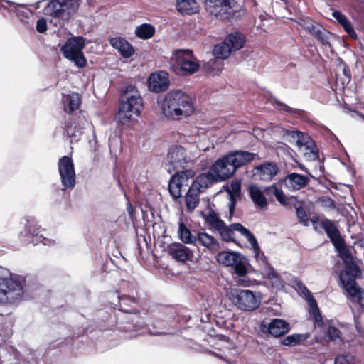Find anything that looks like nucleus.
Returning a JSON list of instances; mask_svg holds the SVG:
<instances>
[{
    "instance_id": "nucleus-1",
    "label": "nucleus",
    "mask_w": 364,
    "mask_h": 364,
    "mask_svg": "<svg viewBox=\"0 0 364 364\" xmlns=\"http://www.w3.org/2000/svg\"><path fill=\"white\" fill-rule=\"evenodd\" d=\"M158 103L161 113L171 120H180L194 112L191 97L181 90L169 91Z\"/></svg>"
},
{
    "instance_id": "nucleus-2",
    "label": "nucleus",
    "mask_w": 364,
    "mask_h": 364,
    "mask_svg": "<svg viewBox=\"0 0 364 364\" xmlns=\"http://www.w3.org/2000/svg\"><path fill=\"white\" fill-rule=\"evenodd\" d=\"M333 245L345 264V269L341 272L339 276L341 287L349 296L359 297L360 288L358 287L355 280L360 277L361 270L353 261L350 250L345 246L343 240Z\"/></svg>"
},
{
    "instance_id": "nucleus-3",
    "label": "nucleus",
    "mask_w": 364,
    "mask_h": 364,
    "mask_svg": "<svg viewBox=\"0 0 364 364\" xmlns=\"http://www.w3.org/2000/svg\"><path fill=\"white\" fill-rule=\"evenodd\" d=\"M257 154L247 151L237 150L228 153L223 157L217 159L211 166V173L219 181L230 178L235 171L252 161Z\"/></svg>"
},
{
    "instance_id": "nucleus-4",
    "label": "nucleus",
    "mask_w": 364,
    "mask_h": 364,
    "mask_svg": "<svg viewBox=\"0 0 364 364\" xmlns=\"http://www.w3.org/2000/svg\"><path fill=\"white\" fill-rule=\"evenodd\" d=\"M118 304H114L113 309H115L116 306H118V310L130 314H134V317H132L131 323H127L126 326H121L120 328L123 331H136L134 336L143 335L147 333L150 336H159L164 335L166 333L159 331H152L149 326L144 324L141 321L139 317L136 315L138 312L139 302L138 299L132 294H122L118 295Z\"/></svg>"
},
{
    "instance_id": "nucleus-5",
    "label": "nucleus",
    "mask_w": 364,
    "mask_h": 364,
    "mask_svg": "<svg viewBox=\"0 0 364 364\" xmlns=\"http://www.w3.org/2000/svg\"><path fill=\"white\" fill-rule=\"evenodd\" d=\"M119 112L115 115L118 123L127 124L133 115L138 117L142 109L143 100L136 86L127 85L121 94Z\"/></svg>"
},
{
    "instance_id": "nucleus-6",
    "label": "nucleus",
    "mask_w": 364,
    "mask_h": 364,
    "mask_svg": "<svg viewBox=\"0 0 364 364\" xmlns=\"http://www.w3.org/2000/svg\"><path fill=\"white\" fill-rule=\"evenodd\" d=\"M25 278L11 275L9 278H0V304H18L24 294Z\"/></svg>"
},
{
    "instance_id": "nucleus-7",
    "label": "nucleus",
    "mask_w": 364,
    "mask_h": 364,
    "mask_svg": "<svg viewBox=\"0 0 364 364\" xmlns=\"http://www.w3.org/2000/svg\"><path fill=\"white\" fill-rule=\"evenodd\" d=\"M171 70L177 75H192L197 72L200 65L191 50H178L170 59Z\"/></svg>"
},
{
    "instance_id": "nucleus-8",
    "label": "nucleus",
    "mask_w": 364,
    "mask_h": 364,
    "mask_svg": "<svg viewBox=\"0 0 364 364\" xmlns=\"http://www.w3.org/2000/svg\"><path fill=\"white\" fill-rule=\"evenodd\" d=\"M85 46V39L82 36H73L65 41L60 51L65 58L69 60L79 68H85L87 60L83 53Z\"/></svg>"
},
{
    "instance_id": "nucleus-9",
    "label": "nucleus",
    "mask_w": 364,
    "mask_h": 364,
    "mask_svg": "<svg viewBox=\"0 0 364 364\" xmlns=\"http://www.w3.org/2000/svg\"><path fill=\"white\" fill-rule=\"evenodd\" d=\"M193 160L188 156L187 151L181 146H171L166 156V169L169 173L191 170Z\"/></svg>"
},
{
    "instance_id": "nucleus-10",
    "label": "nucleus",
    "mask_w": 364,
    "mask_h": 364,
    "mask_svg": "<svg viewBox=\"0 0 364 364\" xmlns=\"http://www.w3.org/2000/svg\"><path fill=\"white\" fill-rule=\"evenodd\" d=\"M80 0H49L43 9V14L54 18L68 20L75 13Z\"/></svg>"
},
{
    "instance_id": "nucleus-11",
    "label": "nucleus",
    "mask_w": 364,
    "mask_h": 364,
    "mask_svg": "<svg viewBox=\"0 0 364 364\" xmlns=\"http://www.w3.org/2000/svg\"><path fill=\"white\" fill-rule=\"evenodd\" d=\"M230 296L232 303L242 311H252L260 304V297L250 290L232 289Z\"/></svg>"
},
{
    "instance_id": "nucleus-12",
    "label": "nucleus",
    "mask_w": 364,
    "mask_h": 364,
    "mask_svg": "<svg viewBox=\"0 0 364 364\" xmlns=\"http://www.w3.org/2000/svg\"><path fill=\"white\" fill-rule=\"evenodd\" d=\"M42 230L34 218L26 219L25 231L21 232L20 237L25 243H32L34 245L43 243L44 245H50L53 241L46 238L41 233Z\"/></svg>"
},
{
    "instance_id": "nucleus-13",
    "label": "nucleus",
    "mask_w": 364,
    "mask_h": 364,
    "mask_svg": "<svg viewBox=\"0 0 364 364\" xmlns=\"http://www.w3.org/2000/svg\"><path fill=\"white\" fill-rule=\"evenodd\" d=\"M220 264L233 267L234 272L239 277H244L247 273V259L240 253L235 252H221L217 255Z\"/></svg>"
},
{
    "instance_id": "nucleus-14",
    "label": "nucleus",
    "mask_w": 364,
    "mask_h": 364,
    "mask_svg": "<svg viewBox=\"0 0 364 364\" xmlns=\"http://www.w3.org/2000/svg\"><path fill=\"white\" fill-rule=\"evenodd\" d=\"M58 169L63 189L72 190L76 184V174L72 158L68 156H63L59 159Z\"/></svg>"
},
{
    "instance_id": "nucleus-15",
    "label": "nucleus",
    "mask_w": 364,
    "mask_h": 364,
    "mask_svg": "<svg viewBox=\"0 0 364 364\" xmlns=\"http://www.w3.org/2000/svg\"><path fill=\"white\" fill-rule=\"evenodd\" d=\"M194 172L192 170L176 172L169 181L168 191L174 200L181 197V187L188 186V181L193 178Z\"/></svg>"
},
{
    "instance_id": "nucleus-16",
    "label": "nucleus",
    "mask_w": 364,
    "mask_h": 364,
    "mask_svg": "<svg viewBox=\"0 0 364 364\" xmlns=\"http://www.w3.org/2000/svg\"><path fill=\"white\" fill-rule=\"evenodd\" d=\"M279 172V167L274 162L267 161L259 166H255L252 173L255 180L269 182L271 181Z\"/></svg>"
},
{
    "instance_id": "nucleus-17",
    "label": "nucleus",
    "mask_w": 364,
    "mask_h": 364,
    "mask_svg": "<svg viewBox=\"0 0 364 364\" xmlns=\"http://www.w3.org/2000/svg\"><path fill=\"white\" fill-rule=\"evenodd\" d=\"M296 284L299 290L306 296V300L311 308L310 314L313 316L315 323L320 327H323L324 326V322L322 319L316 299L314 298L307 287L301 281H296Z\"/></svg>"
},
{
    "instance_id": "nucleus-18",
    "label": "nucleus",
    "mask_w": 364,
    "mask_h": 364,
    "mask_svg": "<svg viewBox=\"0 0 364 364\" xmlns=\"http://www.w3.org/2000/svg\"><path fill=\"white\" fill-rule=\"evenodd\" d=\"M169 76L165 71L153 73L148 78V87L150 91L160 93L166 91L169 86Z\"/></svg>"
},
{
    "instance_id": "nucleus-19",
    "label": "nucleus",
    "mask_w": 364,
    "mask_h": 364,
    "mask_svg": "<svg viewBox=\"0 0 364 364\" xmlns=\"http://www.w3.org/2000/svg\"><path fill=\"white\" fill-rule=\"evenodd\" d=\"M286 188L290 191H296L305 188L309 183L308 176L297 173L287 174L282 180Z\"/></svg>"
},
{
    "instance_id": "nucleus-20",
    "label": "nucleus",
    "mask_w": 364,
    "mask_h": 364,
    "mask_svg": "<svg viewBox=\"0 0 364 364\" xmlns=\"http://www.w3.org/2000/svg\"><path fill=\"white\" fill-rule=\"evenodd\" d=\"M231 4L230 0H205V9L210 15L222 17L224 14H230Z\"/></svg>"
},
{
    "instance_id": "nucleus-21",
    "label": "nucleus",
    "mask_w": 364,
    "mask_h": 364,
    "mask_svg": "<svg viewBox=\"0 0 364 364\" xmlns=\"http://www.w3.org/2000/svg\"><path fill=\"white\" fill-rule=\"evenodd\" d=\"M109 43L124 58H129L134 54V47L122 37L111 38Z\"/></svg>"
},
{
    "instance_id": "nucleus-22",
    "label": "nucleus",
    "mask_w": 364,
    "mask_h": 364,
    "mask_svg": "<svg viewBox=\"0 0 364 364\" xmlns=\"http://www.w3.org/2000/svg\"><path fill=\"white\" fill-rule=\"evenodd\" d=\"M168 252L173 259L179 262L191 260L193 257V252L181 243L171 245L168 248Z\"/></svg>"
},
{
    "instance_id": "nucleus-23",
    "label": "nucleus",
    "mask_w": 364,
    "mask_h": 364,
    "mask_svg": "<svg viewBox=\"0 0 364 364\" xmlns=\"http://www.w3.org/2000/svg\"><path fill=\"white\" fill-rule=\"evenodd\" d=\"M219 181L218 178L211 173L210 168L206 173L200 174L193 181L191 185V188L198 192L203 191V190L208 188L213 183Z\"/></svg>"
},
{
    "instance_id": "nucleus-24",
    "label": "nucleus",
    "mask_w": 364,
    "mask_h": 364,
    "mask_svg": "<svg viewBox=\"0 0 364 364\" xmlns=\"http://www.w3.org/2000/svg\"><path fill=\"white\" fill-rule=\"evenodd\" d=\"M85 123L88 122L85 119L79 118L77 120L74 119L73 122H70L66 125L65 132L72 143L79 141L82 133V129H84L83 125H85Z\"/></svg>"
},
{
    "instance_id": "nucleus-25",
    "label": "nucleus",
    "mask_w": 364,
    "mask_h": 364,
    "mask_svg": "<svg viewBox=\"0 0 364 364\" xmlns=\"http://www.w3.org/2000/svg\"><path fill=\"white\" fill-rule=\"evenodd\" d=\"M290 330L289 324L280 318H274L268 325L267 331L274 337H280L287 333Z\"/></svg>"
},
{
    "instance_id": "nucleus-26",
    "label": "nucleus",
    "mask_w": 364,
    "mask_h": 364,
    "mask_svg": "<svg viewBox=\"0 0 364 364\" xmlns=\"http://www.w3.org/2000/svg\"><path fill=\"white\" fill-rule=\"evenodd\" d=\"M249 195L254 204L260 209L266 208L268 205L267 198L262 191L256 185H251L248 188Z\"/></svg>"
},
{
    "instance_id": "nucleus-27",
    "label": "nucleus",
    "mask_w": 364,
    "mask_h": 364,
    "mask_svg": "<svg viewBox=\"0 0 364 364\" xmlns=\"http://www.w3.org/2000/svg\"><path fill=\"white\" fill-rule=\"evenodd\" d=\"M176 8L182 15H193L199 11V5L196 0H177Z\"/></svg>"
},
{
    "instance_id": "nucleus-28",
    "label": "nucleus",
    "mask_w": 364,
    "mask_h": 364,
    "mask_svg": "<svg viewBox=\"0 0 364 364\" xmlns=\"http://www.w3.org/2000/svg\"><path fill=\"white\" fill-rule=\"evenodd\" d=\"M321 226L324 229L333 245L336 243L338 244V242L343 240L339 230L331 220L327 218L323 220L321 222Z\"/></svg>"
},
{
    "instance_id": "nucleus-29",
    "label": "nucleus",
    "mask_w": 364,
    "mask_h": 364,
    "mask_svg": "<svg viewBox=\"0 0 364 364\" xmlns=\"http://www.w3.org/2000/svg\"><path fill=\"white\" fill-rule=\"evenodd\" d=\"M265 278L271 283L272 287L276 290H281L284 287V282L279 274L274 270L273 267L267 266L264 272Z\"/></svg>"
},
{
    "instance_id": "nucleus-30",
    "label": "nucleus",
    "mask_w": 364,
    "mask_h": 364,
    "mask_svg": "<svg viewBox=\"0 0 364 364\" xmlns=\"http://www.w3.org/2000/svg\"><path fill=\"white\" fill-rule=\"evenodd\" d=\"M225 40L232 51H237L241 49L246 41L245 36L240 32L230 33L225 38Z\"/></svg>"
},
{
    "instance_id": "nucleus-31",
    "label": "nucleus",
    "mask_w": 364,
    "mask_h": 364,
    "mask_svg": "<svg viewBox=\"0 0 364 364\" xmlns=\"http://www.w3.org/2000/svg\"><path fill=\"white\" fill-rule=\"evenodd\" d=\"M63 102L65 112L71 113L79 108L81 99L79 94L73 92L70 95H64Z\"/></svg>"
},
{
    "instance_id": "nucleus-32",
    "label": "nucleus",
    "mask_w": 364,
    "mask_h": 364,
    "mask_svg": "<svg viewBox=\"0 0 364 364\" xmlns=\"http://www.w3.org/2000/svg\"><path fill=\"white\" fill-rule=\"evenodd\" d=\"M196 238L197 242L212 251L220 249V244L218 240L213 236L205 232H198Z\"/></svg>"
},
{
    "instance_id": "nucleus-33",
    "label": "nucleus",
    "mask_w": 364,
    "mask_h": 364,
    "mask_svg": "<svg viewBox=\"0 0 364 364\" xmlns=\"http://www.w3.org/2000/svg\"><path fill=\"white\" fill-rule=\"evenodd\" d=\"M199 193L200 192L194 190L191 187L189 188L185 196V203L188 212H193L198 206L199 203Z\"/></svg>"
},
{
    "instance_id": "nucleus-34",
    "label": "nucleus",
    "mask_w": 364,
    "mask_h": 364,
    "mask_svg": "<svg viewBox=\"0 0 364 364\" xmlns=\"http://www.w3.org/2000/svg\"><path fill=\"white\" fill-rule=\"evenodd\" d=\"M155 31V28L151 24L142 23L136 28L134 33L138 38L146 40L153 37Z\"/></svg>"
},
{
    "instance_id": "nucleus-35",
    "label": "nucleus",
    "mask_w": 364,
    "mask_h": 364,
    "mask_svg": "<svg viewBox=\"0 0 364 364\" xmlns=\"http://www.w3.org/2000/svg\"><path fill=\"white\" fill-rule=\"evenodd\" d=\"M181 240L186 244H194L197 242V236L192 235L191 230L187 226L183 223H179L178 231Z\"/></svg>"
},
{
    "instance_id": "nucleus-36",
    "label": "nucleus",
    "mask_w": 364,
    "mask_h": 364,
    "mask_svg": "<svg viewBox=\"0 0 364 364\" xmlns=\"http://www.w3.org/2000/svg\"><path fill=\"white\" fill-rule=\"evenodd\" d=\"M232 227L235 230V231L239 232L241 235L244 236L247 241L250 242V244L252 245V247H254L255 248L258 247V242L254 235L245 226H243L240 223H232Z\"/></svg>"
},
{
    "instance_id": "nucleus-37",
    "label": "nucleus",
    "mask_w": 364,
    "mask_h": 364,
    "mask_svg": "<svg viewBox=\"0 0 364 364\" xmlns=\"http://www.w3.org/2000/svg\"><path fill=\"white\" fill-rule=\"evenodd\" d=\"M232 50L230 48L228 44L226 43V40L225 39L223 42L215 45L213 50V55L220 59H227Z\"/></svg>"
},
{
    "instance_id": "nucleus-38",
    "label": "nucleus",
    "mask_w": 364,
    "mask_h": 364,
    "mask_svg": "<svg viewBox=\"0 0 364 364\" xmlns=\"http://www.w3.org/2000/svg\"><path fill=\"white\" fill-rule=\"evenodd\" d=\"M216 230L220 234L223 240L226 242L234 241L235 237V229L232 227V224L227 225L223 222Z\"/></svg>"
},
{
    "instance_id": "nucleus-39",
    "label": "nucleus",
    "mask_w": 364,
    "mask_h": 364,
    "mask_svg": "<svg viewBox=\"0 0 364 364\" xmlns=\"http://www.w3.org/2000/svg\"><path fill=\"white\" fill-rule=\"evenodd\" d=\"M304 146L305 149L307 151L304 153L305 157L309 161H315L316 160L319 155L318 151L316 148L315 142L310 137V139L306 141L303 144L302 147Z\"/></svg>"
},
{
    "instance_id": "nucleus-40",
    "label": "nucleus",
    "mask_w": 364,
    "mask_h": 364,
    "mask_svg": "<svg viewBox=\"0 0 364 364\" xmlns=\"http://www.w3.org/2000/svg\"><path fill=\"white\" fill-rule=\"evenodd\" d=\"M205 223L216 230L224 221L218 215L217 213L210 209L206 214H203Z\"/></svg>"
},
{
    "instance_id": "nucleus-41",
    "label": "nucleus",
    "mask_w": 364,
    "mask_h": 364,
    "mask_svg": "<svg viewBox=\"0 0 364 364\" xmlns=\"http://www.w3.org/2000/svg\"><path fill=\"white\" fill-rule=\"evenodd\" d=\"M308 336L305 334L294 333L285 337L282 341V344L285 346H295L301 341H304L307 339Z\"/></svg>"
},
{
    "instance_id": "nucleus-42",
    "label": "nucleus",
    "mask_w": 364,
    "mask_h": 364,
    "mask_svg": "<svg viewBox=\"0 0 364 364\" xmlns=\"http://www.w3.org/2000/svg\"><path fill=\"white\" fill-rule=\"evenodd\" d=\"M331 35L330 32L319 26L312 36H314L323 46L331 47Z\"/></svg>"
},
{
    "instance_id": "nucleus-43",
    "label": "nucleus",
    "mask_w": 364,
    "mask_h": 364,
    "mask_svg": "<svg viewBox=\"0 0 364 364\" xmlns=\"http://www.w3.org/2000/svg\"><path fill=\"white\" fill-rule=\"evenodd\" d=\"M18 364H37L36 351L30 348L26 349L22 358L19 359Z\"/></svg>"
},
{
    "instance_id": "nucleus-44",
    "label": "nucleus",
    "mask_w": 364,
    "mask_h": 364,
    "mask_svg": "<svg viewBox=\"0 0 364 364\" xmlns=\"http://www.w3.org/2000/svg\"><path fill=\"white\" fill-rule=\"evenodd\" d=\"M326 335L329 341L333 342H341V332L338 328L333 326H328L326 332Z\"/></svg>"
},
{
    "instance_id": "nucleus-45",
    "label": "nucleus",
    "mask_w": 364,
    "mask_h": 364,
    "mask_svg": "<svg viewBox=\"0 0 364 364\" xmlns=\"http://www.w3.org/2000/svg\"><path fill=\"white\" fill-rule=\"evenodd\" d=\"M252 249L255 253V257L263 268V272L266 271L267 266H271V264L267 262V257L263 252H260L259 246L257 248L252 247Z\"/></svg>"
},
{
    "instance_id": "nucleus-46",
    "label": "nucleus",
    "mask_w": 364,
    "mask_h": 364,
    "mask_svg": "<svg viewBox=\"0 0 364 364\" xmlns=\"http://www.w3.org/2000/svg\"><path fill=\"white\" fill-rule=\"evenodd\" d=\"M295 213L297 219L300 223H301L304 226H308L309 225V218L303 206L299 205L298 207H296Z\"/></svg>"
},
{
    "instance_id": "nucleus-47",
    "label": "nucleus",
    "mask_w": 364,
    "mask_h": 364,
    "mask_svg": "<svg viewBox=\"0 0 364 364\" xmlns=\"http://www.w3.org/2000/svg\"><path fill=\"white\" fill-rule=\"evenodd\" d=\"M339 69L342 70V73L344 76L343 78L341 79V84L343 85L348 84L351 78V73L349 67L343 61H341L339 65Z\"/></svg>"
},
{
    "instance_id": "nucleus-48",
    "label": "nucleus",
    "mask_w": 364,
    "mask_h": 364,
    "mask_svg": "<svg viewBox=\"0 0 364 364\" xmlns=\"http://www.w3.org/2000/svg\"><path fill=\"white\" fill-rule=\"evenodd\" d=\"M1 1L6 2L9 4L8 6L5 5H1V6L3 8L4 10H6L10 13L17 14L18 11H19V7H26V4H17L8 0H1Z\"/></svg>"
},
{
    "instance_id": "nucleus-49",
    "label": "nucleus",
    "mask_w": 364,
    "mask_h": 364,
    "mask_svg": "<svg viewBox=\"0 0 364 364\" xmlns=\"http://www.w3.org/2000/svg\"><path fill=\"white\" fill-rule=\"evenodd\" d=\"M341 26L343 27V28L347 33L350 38H351L352 39L357 38V34L350 21H346L344 23H341Z\"/></svg>"
},
{
    "instance_id": "nucleus-50",
    "label": "nucleus",
    "mask_w": 364,
    "mask_h": 364,
    "mask_svg": "<svg viewBox=\"0 0 364 364\" xmlns=\"http://www.w3.org/2000/svg\"><path fill=\"white\" fill-rule=\"evenodd\" d=\"M274 196L277 200L283 205H288V199L284 195L283 191L277 186V188L274 189Z\"/></svg>"
},
{
    "instance_id": "nucleus-51",
    "label": "nucleus",
    "mask_w": 364,
    "mask_h": 364,
    "mask_svg": "<svg viewBox=\"0 0 364 364\" xmlns=\"http://www.w3.org/2000/svg\"><path fill=\"white\" fill-rule=\"evenodd\" d=\"M228 193L233 194L235 196H241V183L240 181H234L230 184V186L228 188Z\"/></svg>"
},
{
    "instance_id": "nucleus-52",
    "label": "nucleus",
    "mask_w": 364,
    "mask_h": 364,
    "mask_svg": "<svg viewBox=\"0 0 364 364\" xmlns=\"http://www.w3.org/2000/svg\"><path fill=\"white\" fill-rule=\"evenodd\" d=\"M304 29H306L311 35H313L319 27V25H314L311 19L303 21V24H301Z\"/></svg>"
},
{
    "instance_id": "nucleus-53",
    "label": "nucleus",
    "mask_w": 364,
    "mask_h": 364,
    "mask_svg": "<svg viewBox=\"0 0 364 364\" xmlns=\"http://www.w3.org/2000/svg\"><path fill=\"white\" fill-rule=\"evenodd\" d=\"M229 196V203H228V209L230 213V216L232 217L233 215L237 199L240 198V196H235L233 194H228Z\"/></svg>"
},
{
    "instance_id": "nucleus-54",
    "label": "nucleus",
    "mask_w": 364,
    "mask_h": 364,
    "mask_svg": "<svg viewBox=\"0 0 364 364\" xmlns=\"http://www.w3.org/2000/svg\"><path fill=\"white\" fill-rule=\"evenodd\" d=\"M274 104L276 105V106L278 108H279L281 110H284V111H285L287 112L291 113V114L296 112V109H295L290 107L289 106H288L286 104L279 101L277 99H274Z\"/></svg>"
},
{
    "instance_id": "nucleus-55",
    "label": "nucleus",
    "mask_w": 364,
    "mask_h": 364,
    "mask_svg": "<svg viewBox=\"0 0 364 364\" xmlns=\"http://www.w3.org/2000/svg\"><path fill=\"white\" fill-rule=\"evenodd\" d=\"M36 30L41 33H43L47 31V22L44 18H41L37 21Z\"/></svg>"
},
{
    "instance_id": "nucleus-56",
    "label": "nucleus",
    "mask_w": 364,
    "mask_h": 364,
    "mask_svg": "<svg viewBox=\"0 0 364 364\" xmlns=\"http://www.w3.org/2000/svg\"><path fill=\"white\" fill-rule=\"evenodd\" d=\"M332 16L339 23L340 25L348 20L346 16L344 14H343L342 12L338 10L334 11L332 13Z\"/></svg>"
},
{
    "instance_id": "nucleus-57",
    "label": "nucleus",
    "mask_w": 364,
    "mask_h": 364,
    "mask_svg": "<svg viewBox=\"0 0 364 364\" xmlns=\"http://www.w3.org/2000/svg\"><path fill=\"white\" fill-rule=\"evenodd\" d=\"M310 136L304 132H299V137L296 141V145L299 147H302V144L306 141L310 139Z\"/></svg>"
},
{
    "instance_id": "nucleus-58",
    "label": "nucleus",
    "mask_w": 364,
    "mask_h": 364,
    "mask_svg": "<svg viewBox=\"0 0 364 364\" xmlns=\"http://www.w3.org/2000/svg\"><path fill=\"white\" fill-rule=\"evenodd\" d=\"M299 132L300 131H297V130L285 129L284 131V136L289 137L294 140H296V141L298 138L299 137Z\"/></svg>"
},
{
    "instance_id": "nucleus-59",
    "label": "nucleus",
    "mask_w": 364,
    "mask_h": 364,
    "mask_svg": "<svg viewBox=\"0 0 364 364\" xmlns=\"http://www.w3.org/2000/svg\"><path fill=\"white\" fill-rule=\"evenodd\" d=\"M277 186L276 184L267 186L264 188V193L268 196H274V189L277 188Z\"/></svg>"
},
{
    "instance_id": "nucleus-60",
    "label": "nucleus",
    "mask_w": 364,
    "mask_h": 364,
    "mask_svg": "<svg viewBox=\"0 0 364 364\" xmlns=\"http://www.w3.org/2000/svg\"><path fill=\"white\" fill-rule=\"evenodd\" d=\"M323 202H325V205L330 208H335V203L334 201L331 198H326L323 200Z\"/></svg>"
},
{
    "instance_id": "nucleus-61",
    "label": "nucleus",
    "mask_w": 364,
    "mask_h": 364,
    "mask_svg": "<svg viewBox=\"0 0 364 364\" xmlns=\"http://www.w3.org/2000/svg\"><path fill=\"white\" fill-rule=\"evenodd\" d=\"M153 328H154L164 329V328H166L165 322L164 321L154 322L153 323Z\"/></svg>"
},
{
    "instance_id": "nucleus-62",
    "label": "nucleus",
    "mask_w": 364,
    "mask_h": 364,
    "mask_svg": "<svg viewBox=\"0 0 364 364\" xmlns=\"http://www.w3.org/2000/svg\"><path fill=\"white\" fill-rule=\"evenodd\" d=\"M16 16L20 18H28V13L24 11H18L16 14Z\"/></svg>"
},
{
    "instance_id": "nucleus-63",
    "label": "nucleus",
    "mask_w": 364,
    "mask_h": 364,
    "mask_svg": "<svg viewBox=\"0 0 364 364\" xmlns=\"http://www.w3.org/2000/svg\"><path fill=\"white\" fill-rule=\"evenodd\" d=\"M346 360L343 358L337 357L335 359L334 364H346Z\"/></svg>"
},
{
    "instance_id": "nucleus-64",
    "label": "nucleus",
    "mask_w": 364,
    "mask_h": 364,
    "mask_svg": "<svg viewBox=\"0 0 364 364\" xmlns=\"http://www.w3.org/2000/svg\"><path fill=\"white\" fill-rule=\"evenodd\" d=\"M212 353H213V355H214L215 357H217V358H220V359H221V360H225V362H227V363H229V362H228V360H227L224 357H223L222 355H218V354H217L216 353H213V352H212Z\"/></svg>"
}]
</instances>
